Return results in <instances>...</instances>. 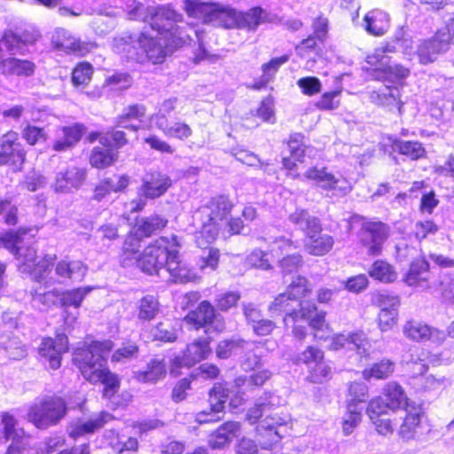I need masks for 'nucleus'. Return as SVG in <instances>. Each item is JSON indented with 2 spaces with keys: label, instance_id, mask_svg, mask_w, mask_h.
Here are the masks:
<instances>
[{
  "label": "nucleus",
  "instance_id": "obj_1",
  "mask_svg": "<svg viewBox=\"0 0 454 454\" xmlns=\"http://www.w3.org/2000/svg\"><path fill=\"white\" fill-rule=\"evenodd\" d=\"M233 206L228 196L217 195L198 208L195 218L200 223V229L195 234V242L199 247H206L216 239Z\"/></svg>",
  "mask_w": 454,
  "mask_h": 454
},
{
  "label": "nucleus",
  "instance_id": "obj_2",
  "mask_svg": "<svg viewBox=\"0 0 454 454\" xmlns=\"http://www.w3.org/2000/svg\"><path fill=\"white\" fill-rule=\"evenodd\" d=\"M181 247V238L176 235L170 238L160 237L145 248L136 259L137 265L142 271L150 275L159 274L160 270H166L172 252Z\"/></svg>",
  "mask_w": 454,
  "mask_h": 454
},
{
  "label": "nucleus",
  "instance_id": "obj_3",
  "mask_svg": "<svg viewBox=\"0 0 454 454\" xmlns=\"http://www.w3.org/2000/svg\"><path fill=\"white\" fill-rule=\"evenodd\" d=\"M184 9L190 17L200 20L203 23L222 26L226 28L239 27L240 24V12L229 6L185 0Z\"/></svg>",
  "mask_w": 454,
  "mask_h": 454
},
{
  "label": "nucleus",
  "instance_id": "obj_4",
  "mask_svg": "<svg viewBox=\"0 0 454 454\" xmlns=\"http://www.w3.org/2000/svg\"><path fill=\"white\" fill-rule=\"evenodd\" d=\"M67 401L59 395H46L28 410L27 419L36 428L48 429L58 425L67 415Z\"/></svg>",
  "mask_w": 454,
  "mask_h": 454
},
{
  "label": "nucleus",
  "instance_id": "obj_5",
  "mask_svg": "<svg viewBox=\"0 0 454 454\" xmlns=\"http://www.w3.org/2000/svg\"><path fill=\"white\" fill-rule=\"evenodd\" d=\"M113 348L114 342L110 340H93L88 347L78 348L74 354L73 361L83 377L90 380L91 376L104 367L106 356Z\"/></svg>",
  "mask_w": 454,
  "mask_h": 454
},
{
  "label": "nucleus",
  "instance_id": "obj_6",
  "mask_svg": "<svg viewBox=\"0 0 454 454\" xmlns=\"http://www.w3.org/2000/svg\"><path fill=\"white\" fill-rule=\"evenodd\" d=\"M25 231H11L0 239V247L8 249L20 262L18 269L23 273H31L37 264L36 250L30 246H24L22 236Z\"/></svg>",
  "mask_w": 454,
  "mask_h": 454
},
{
  "label": "nucleus",
  "instance_id": "obj_7",
  "mask_svg": "<svg viewBox=\"0 0 454 454\" xmlns=\"http://www.w3.org/2000/svg\"><path fill=\"white\" fill-rule=\"evenodd\" d=\"M123 53L127 59L142 62L145 59L153 63L161 62L165 57V51L160 45L153 38L144 34L132 36L128 43Z\"/></svg>",
  "mask_w": 454,
  "mask_h": 454
},
{
  "label": "nucleus",
  "instance_id": "obj_8",
  "mask_svg": "<svg viewBox=\"0 0 454 454\" xmlns=\"http://www.w3.org/2000/svg\"><path fill=\"white\" fill-rule=\"evenodd\" d=\"M286 419L276 414L267 415L256 427V435L262 450H272L278 446L285 433Z\"/></svg>",
  "mask_w": 454,
  "mask_h": 454
},
{
  "label": "nucleus",
  "instance_id": "obj_9",
  "mask_svg": "<svg viewBox=\"0 0 454 454\" xmlns=\"http://www.w3.org/2000/svg\"><path fill=\"white\" fill-rule=\"evenodd\" d=\"M304 176L317 182L318 186L327 192H332V196L344 197L352 190L350 183L341 175L336 176L328 171L325 167H312L307 169Z\"/></svg>",
  "mask_w": 454,
  "mask_h": 454
},
{
  "label": "nucleus",
  "instance_id": "obj_10",
  "mask_svg": "<svg viewBox=\"0 0 454 454\" xmlns=\"http://www.w3.org/2000/svg\"><path fill=\"white\" fill-rule=\"evenodd\" d=\"M389 235L388 227L381 222L365 221L359 231V240L369 255H380Z\"/></svg>",
  "mask_w": 454,
  "mask_h": 454
},
{
  "label": "nucleus",
  "instance_id": "obj_11",
  "mask_svg": "<svg viewBox=\"0 0 454 454\" xmlns=\"http://www.w3.org/2000/svg\"><path fill=\"white\" fill-rule=\"evenodd\" d=\"M51 43L56 50L80 56L86 55L96 47V43L82 41L80 38L74 36L69 30L63 27H57L54 30Z\"/></svg>",
  "mask_w": 454,
  "mask_h": 454
},
{
  "label": "nucleus",
  "instance_id": "obj_12",
  "mask_svg": "<svg viewBox=\"0 0 454 454\" xmlns=\"http://www.w3.org/2000/svg\"><path fill=\"white\" fill-rule=\"evenodd\" d=\"M26 152L19 140L18 133L9 131L0 138V166L20 167L25 161Z\"/></svg>",
  "mask_w": 454,
  "mask_h": 454
},
{
  "label": "nucleus",
  "instance_id": "obj_13",
  "mask_svg": "<svg viewBox=\"0 0 454 454\" xmlns=\"http://www.w3.org/2000/svg\"><path fill=\"white\" fill-rule=\"evenodd\" d=\"M171 185L172 180L167 174L150 170L142 177L138 194L145 199L154 200L165 194Z\"/></svg>",
  "mask_w": 454,
  "mask_h": 454
},
{
  "label": "nucleus",
  "instance_id": "obj_14",
  "mask_svg": "<svg viewBox=\"0 0 454 454\" xmlns=\"http://www.w3.org/2000/svg\"><path fill=\"white\" fill-rule=\"evenodd\" d=\"M68 349V340L65 334H58L55 339L44 338L42 340L38 353L44 363L48 362L49 366L59 369L61 364V356Z\"/></svg>",
  "mask_w": 454,
  "mask_h": 454
},
{
  "label": "nucleus",
  "instance_id": "obj_15",
  "mask_svg": "<svg viewBox=\"0 0 454 454\" xmlns=\"http://www.w3.org/2000/svg\"><path fill=\"white\" fill-rule=\"evenodd\" d=\"M210 353L209 341L207 339H199L189 344L183 356H176L171 363L170 373L177 375V369L185 366L191 367L196 363L207 358Z\"/></svg>",
  "mask_w": 454,
  "mask_h": 454
},
{
  "label": "nucleus",
  "instance_id": "obj_16",
  "mask_svg": "<svg viewBox=\"0 0 454 454\" xmlns=\"http://www.w3.org/2000/svg\"><path fill=\"white\" fill-rule=\"evenodd\" d=\"M403 333L408 339L415 341L431 340L435 343H442L446 338L443 331L416 320L406 322L403 327Z\"/></svg>",
  "mask_w": 454,
  "mask_h": 454
},
{
  "label": "nucleus",
  "instance_id": "obj_17",
  "mask_svg": "<svg viewBox=\"0 0 454 454\" xmlns=\"http://www.w3.org/2000/svg\"><path fill=\"white\" fill-rule=\"evenodd\" d=\"M87 176L86 170L77 167H68L59 170L55 176L53 185L57 192H70L79 189Z\"/></svg>",
  "mask_w": 454,
  "mask_h": 454
},
{
  "label": "nucleus",
  "instance_id": "obj_18",
  "mask_svg": "<svg viewBox=\"0 0 454 454\" xmlns=\"http://www.w3.org/2000/svg\"><path fill=\"white\" fill-rule=\"evenodd\" d=\"M147 12L150 14L152 28L159 33L170 31L174 23L182 20V14L168 6L150 7Z\"/></svg>",
  "mask_w": 454,
  "mask_h": 454
},
{
  "label": "nucleus",
  "instance_id": "obj_19",
  "mask_svg": "<svg viewBox=\"0 0 454 454\" xmlns=\"http://www.w3.org/2000/svg\"><path fill=\"white\" fill-rule=\"evenodd\" d=\"M308 281L301 276L292 279L286 293L280 294L269 306V310H286L290 301H294L309 292Z\"/></svg>",
  "mask_w": 454,
  "mask_h": 454
},
{
  "label": "nucleus",
  "instance_id": "obj_20",
  "mask_svg": "<svg viewBox=\"0 0 454 454\" xmlns=\"http://www.w3.org/2000/svg\"><path fill=\"white\" fill-rule=\"evenodd\" d=\"M370 344L364 332L337 334L332 339L330 348L338 350L346 348L356 350L360 356H367Z\"/></svg>",
  "mask_w": 454,
  "mask_h": 454
},
{
  "label": "nucleus",
  "instance_id": "obj_21",
  "mask_svg": "<svg viewBox=\"0 0 454 454\" xmlns=\"http://www.w3.org/2000/svg\"><path fill=\"white\" fill-rule=\"evenodd\" d=\"M85 132L82 124H73L61 126L56 130V139L52 144V149L56 152H66L71 150L81 140Z\"/></svg>",
  "mask_w": 454,
  "mask_h": 454
},
{
  "label": "nucleus",
  "instance_id": "obj_22",
  "mask_svg": "<svg viewBox=\"0 0 454 454\" xmlns=\"http://www.w3.org/2000/svg\"><path fill=\"white\" fill-rule=\"evenodd\" d=\"M241 433V425L237 421H228L222 424L208 437V444L212 449L221 450L228 447L233 438Z\"/></svg>",
  "mask_w": 454,
  "mask_h": 454
},
{
  "label": "nucleus",
  "instance_id": "obj_23",
  "mask_svg": "<svg viewBox=\"0 0 454 454\" xmlns=\"http://www.w3.org/2000/svg\"><path fill=\"white\" fill-rule=\"evenodd\" d=\"M446 41L438 33L427 40L420 42L417 55L421 64L427 65L436 60L439 54L447 51Z\"/></svg>",
  "mask_w": 454,
  "mask_h": 454
},
{
  "label": "nucleus",
  "instance_id": "obj_24",
  "mask_svg": "<svg viewBox=\"0 0 454 454\" xmlns=\"http://www.w3.org/2000/svg\"><path fill=\"white\" fill-rule=\"evenodd\" d=\"M227 399V390L222 385H215L208 394L210 411L214 414L210 418H206L207 416L211 415V412L203 411L197 415V420L200 423H207L218 420L219 417H216L215 414L223 411Z\"/></svg>",
  "mask_w": 454,
  "mask_h": 454
},
{
  "label": "nucleus",
  "instance_id": "obj_25",
  "mask_svg": "<svg viewBox=\"0 0 454 454\" xmlns=\"http://www.w3.org/2000/svg\"><path fill=\"white\" fill-rule=\"evenodd\" d=\"M322 225L318 230L305 237L304 247L306 251L315 256L326 254L333 247V238L326 233H322Z\"/></svg>",
  "mask_w": 454,
  "mask_h": 454
},
{
  "label": "nucleus",
  "instance_id": "obj_26",
  "mask_svg": "<svg viewBox=\"0 0 454 454\" xmlns=\"http://www.w3.org/2000/svg\"><path fill=\"white\" fill-rule=\"evenodd\" d=\"M167 375V364L163 357L151 359L145 370L134 372V378L140 383L156 384Z\"/></svg>",
  "mask_w": 454,
  "mask_h": 454
},
{
  "label": "nucleus",
  "instance_id": "obj_27",
  "mask_svg": "<svg viewBox=\"0 0 454 454\" xmlns=\"http://www.w3.org/2000/svg\"><path fill=\"white\" fill-rule=\"evenodd\" d=\"M429 278V263L425 259H417L411 263L405 282L410 286L427 289L430 287Z\"/></svg>",
  "mask_w": 454,
  "mask_h": 454
},
{
  "label": "nucleus",
  "instance_id": "obj_28",
  "mask_svg": "<svg viewBox=\"0 0 454 454\" xmlns=\"http://www.w3.org/2000/svg\"><path fill=\"white\" fill-rule=\"evenodd\" d=\"M400 97V90L397 87L386 86L378 91H372L371 100L377 105L387 107L390 112L397 111L401 114L403 103Z\"/></svg>",
  "mask_w": 454,
  "mask_h": 454
},
{
  "label": "nucleus",
  "instance_id": "obj_29",
  "mask_svg": "<svg viewBox=\"0 0 454 454\" xmlns=\"http://www.w3.org/2000/svg\"><path fill=\"white\" fill-rule=\"evenodd\" d=\"M364 29L372 35H383L390 27L389 15L380 10L374 9L366 13L364 18Z\"/></svg>",
  "mask_w": 454,
  "mask_h": 454
},
{
  "label": "nucleus",
  "instance_id": "obj_30",
  "mask_svg": "<svg viewBox=\"0 0 454 454\" xmlns=\"http://www.w3.org/2000/svg\"><path fill=\"white\" fill-rule=\"evenodd\" d=\"M288 220L297 230L302 231L305 237L314 232L316 230H318L319 226L322 225L318 217L301 207H297L292 212L288 215Z\"/></svg>",
  "mask_w": 454,
  "mask_h": 454
},
{
  "label": "nucleus",
  "instance_id": "obj_31",
  "mask_svg": "<svg viewBox=\"0 0 454 454\" xmlns=\"http://www.w3.org/2000/svg\"><path fill=\"white\" fill-rule=\"evenodd\" d=\"M216 318L215 309L207 301H201L196 309L190 311L185 321L193 325L196 329L207 326L214 322Z\"/></svg>",
  "mask_w": 454,
  "mask_h": 454
},
{
  "label": "nucleus",
  "instance_id": "obj_32",
  "mask_svg": "<svg viewBox=\"0 0 454 454\" xmlns=\"http://www.w3.org/2000/svg\"><path fill=\"white\" fill-rule=\"evenodd\" d=\"M35 70V65L27 59L8 58L0 61V71L5 75L31 76Z\"/></svg>",
  "mask_w": 454,
  "mask_h": 454
},
{
  "label": "nucleus",
  "instance_id": "obj_33",
  "mask_svg": "<svg viewBox=\"0 0 454 454\" xmlns=\"http://www.w3.org/2000/svg\"><path fill=\"white\" fill-rule=\"evenodd\" d=\"M112 415L107 412H100L95 418H91L87 421H78L72 425L69 435L73 438L94 433L96 430L101 428L106 422L112 419Z\"/></svg>",
  "mask_w": 454,
  "mask_h": 454
},
{
  "label": "nucleus",
  "instance_id": "obj_34",
  "mask_svg": "<svg viewBox=\"0 0 454 454\" xmlns=\"http://www.w3.org/2000/svg\"><path fill=\"white\" fill-rule=\"evenodd\" d=\"M179 248L172 252V256L167 265L166 271L170 274L172 281L176 283H186L193 279L194 274L182 262Z\"/></svg>",
  "mask_w": 454,
  "mask_h": 454
},
{
  "label": "nucleus",
  "instance_id": "obj_35",
  "mask_svg": "<svg viewBox=\"0 0 454 454\" xmlns=\"http://www.w3.org/2000/svg\"><path fill=\"white\" fill-rule=\"evenodd\" d=\"M87 267L81 261H60L57 263L55 273L61 278L82 281L86 275Z\"/></svg>",
  "mask_w": 454,
  "mask_h": 454
},
{
  "label": "nucleus",
  "instance_id": "obj_36",
  "mask_svg": "<svg viewBox=\"0 0 454 454\" xmlns=\"http://www.w3.org/2000/svg\"><path fill=\"white\" fill-rule=\"evenodd\" d=\"M295 317H300L317 331L323 330L325 325V312L319 311L313 303L302 304L301 309L294 312Z\"/></svg>",
  "mask_w": 454,
  "mask_h": 454
},
{
  "label": "nucleus",
  "instance_id": "obj_37",
  "mask_svg": "<svg viewBox=\"0 0 454 454\" xmlns=\"http://www.w3.org/2000/svg\"><path fill=\"white\" fill-rule=\"evenodd\" d=\"M90 382L100 381L105 385L103 395L106 398H111L120 388V379L107 368H101L94 376L90 377Z\"/></svg>",
  "mask_w": 454,
  "mask_h": 454
},
{
  "label": "nucleus",
  "instance_id": "obj_38",
  "mask_svg": "<svg viewBox=\"0 0 454 454\" xmlns=\"http://www.w3.org/2000/svg\"><path fill=\"white\" fill-rule=\"evenodd\" d=\"M391 146L394 151L405 155L412 160L423 158L426 150L422 144L418 141H404L399 138L391 139Z\"/></svg>",
  "mask_w": 454,
  "mask_h": 454
},
{
  "label": "nucleus",
  "instance_id": "obj_39",
  "mask_svg": "<svg viewBox=\"0 0 454 454\" xmlns=\"http://www.w3.org/2000/svg\"><path fill=\"white\" fill-rule=\"evenodd\" d=\"M383 398L392 411L403 408L407 404V396L403 387L396 382L387 384Z\"/></svg>",
  "mask_w": 454,
  "mask_h": 454
},
{
  "label": "nucleus",
  "instance_id": "obj_40",
  "mask_svg": "<svg viewBox=\"0 0 454 454\" xmlns=\"http://www.w3.org/2000/svg\"><path fill=\"white\" fill-rule=\"evenodd\" d=\"M167 223L168 220L158 215L141 218L137 223V235L149 237L166 227Z\"/></svg>",
  "mask_w": 454,
  "mask_h": 454
},
{
  "label": "nucleus",
  "instance_id": "obj_41",
  "mask_svg": "<svg viewBox=\"0 0 454 454\" xmlns=\"http://www.w3.org/2000/svg\"><path fill=\"white\" fill-rule=\"evenodd\" d=\"M192 35L188 34L187 38L191 42H194L198 44V48L194 51V61L199 63L202 60L208 59L215 61L219 59L218 55L210 54L206 48V37L207 34L203 30L191 29Z\"/></svg>",
  "mask_w": 454,
  "mask_h": 454
},
{
  "label": "nucleus",
  "instance_id": "obj_42",
  "mask_svg": "<svg viewBox=\"0 0 454 454\" xmlns=\"http://www.w3.org/2000/svg\"><path fill=\"white\" fill-rule=\"evenodd\" d=\"M156 127L166 136L181 140L190 137L192 134V130L189 125L182 122L169 124L168 119L163 117H160L159 121L156 122Z\"/></svg>",
  "mask_w": 454,
  "mask_h": 454
},
{
  "label": "nucleus",
  "instance_id": "obj_43",
  "mask_svg": "<svg viewBox=\"0 0 454 454\" xmlns=\"http://www.w3.org/2000/svg\"><path fill=\"white\" fill-rule=\"evenodd\" d=\"M149 337L153 341L174 342L177 338L176 329L169 320L159 322L149 330Z\"/></svg>",
  "mask_w": 454,
  "mask_h": 454
},
{
  "label": "nucleus",
  "instance_id": "obj_44",
  "mask_svg": "<svg viewBox=\"0 0 454 454\" xmlns=\"http://www.w3.org/2000/svg\"><path fill=\"white\" fill-rule=\"evenodd\" d=\"M272 376V372L268 369L257 371L251 374L249 377L238 378L236 380V386L243 387V393L246 391H254L255 388L264 385Z\"/></svg>",
  "mask_w": 454,
  "mask_h": 454
},
{
  "label": "nucleus",
  "instance_id": "obj_45",
  "mask_svg": "<svg viewBox=\"0 0 454 454\" xmlns=\"http://www.w3.org/2000/svg\"><path fill=\"white\" fill-rule=\"evenodd\" d=\"M252 346L251 340L243 339L223 340L218 342L215 354L218 358L226 359L230 357L234 351L241 348L251 349Z\"/></svg>",
  "mask_w": 454,
  "mask_h": 454
},
{
  "label": "nucleus",
  "instance_id": "obj_46",
  "mask_svg": "<svg viewBox=\"0 0 454 454\" xmlns=\"http://www.w3.org/2000/svg\"><path fill=\"white\" fill-rule=\"evenodd\" d=\"M91 290L92 287L85 286L63 292L59 295L58 303L61 307H74L77 309L81 306L82 301Z\"/></svg>",
  "mask_w": 454,
  "mask_h": 454
},
{
  "label": "nucleus",
  "instance_id": "obj_47",
  "mask_svg": "<svg viewBox=\"0 0 454 454\" xmlns=\"http://www.w3.org/2000/svg\"><path fill=\"white\" fill-rule=\"evenodd\" d=\"M369 275L372 278L385 283L393 282L397 277L394 267L382 260H377L372 263L369 270Z\"/></svg>",
  "mask_w": 454,
  "mask_h": 454
},
{
  "label": "nucleus",
  "instance_id": "obj_48",
  "mask_svg": "<svg viewBox=\"0 0 454 454\" xmlns=\"http://www.w3.org/2000/svg\"><path fill=\"white\" fill-rule=\"evenodd\" d=\"M160 313L158 300L153 295H146L139 301L137 319L145 322L151 321Z\"/></svg>",
  "mask_w": 454,
  "mask_h": 454
},
{
  "label": "nucleus",
  "instance_id": "obj_49",
  "mask_svg": "<svg viewBox=\"0 0 454 454\" xmlns=\"http://www.w3.org/2000/svg\"><path fill=\"white\" fill-rule=\"evenodd\" d=\"M116 157V153L113 149L96 146L93 148L90 161V164L98 168H103L111 165Z\"/></svg>",
  "mask_w": 454,
  "mask_h": 454
},
{
  "label": "nucleus",
  "instance_id": "obj_50",
  "mask_svg": "<svg viewBox=\"0 0 454 454\" xmlns=\"http://www.w3.org/2000/svg\"><path fill=\"white\" fill-rule=\"evenodd\" d=\"M394 371L395 364L388 359H383L378 363H375L370 370L364 371L363 374L366 380L371 378L383 380L389 377L394 372Z\"/></svg>",
  "mask_w": 454,
  "mask_h": 454
},
{
  "label": "nucleus",
  "instance_id": "obj_51",
  "mask_svg": "<svg viewBox=\"0 0 454 454\" xmlns=\"http://www.w3.org/2000/svg\"><path fill=\"white\" fill-rule=\"evenodd\" d=\"M253 344L251 349L241 348L245 352L240 365L244 371H253L262 365V356L257 353V349L261 347V342L251 341Z\"/></svg>",
  "mask_w": 454,
  "mask_h": 454
},
{
  "label": "nucleus",
  "instance_id": "obj_52",
  "mask_svg": "<svg viewBox=\"0 0 454 454\" xmlns=\"http://www.w3.org/2000/svg\"><path fill=\"white\" fill-rule=\"evenodd\" d=\"M289 59L288 55H283L278 58H274L268 63H265L262 65V69L263 72V74L262 76V81L255 85L257 89L262 88L266 83H268L274 76L276 72L278 70V68L286 63Z\"/></svg>",
  "mask_w": 454,
  "mask_h": 454
},
{
  "label": "nucleus",
  "instance_id": "obj_53",
  "mask_svg": "<svg viewBox=\"0 0 454 454\" xmlns=\"http://www.w3.org/2000/svg\"><path fill=\"white\" fill-rule=\"evenodd\" d=\"M23 139L30 145L45 142L49 138L48 132L44 128L27 123L21 130Z\"/></svg>",
  "mask_w": 454,
  "mask_h": 454
},
{
  "label": "nucleus",
  "instance_id": "obj_54",
  "mask_svg": "<svg viewBox=\"0 0 454 454\" xmlns=\"http://www.w3.org/2000/svg\"><path fill=\"white\" fill-rule=\"evenodd\" d=\"M93 74V67L89 63H80L73 70L72 83L75 87L87 86Z\"/></svg>",
  "mask_w": 454,
  "mask_h": 454
},
{
  "label": "nucleus",
  "instance_id": "obj_55",
  "mask_svg": "<svg viewBox=\"0 0 454 454\" xmlns=\"http://www.w3.org/2000/svg\"><path fill=\"white\" fill-rule=\"evenodd\" d=\"M421 415L418 412L409 413L403 419V424L400 427L399 434L404 439H411L414 437L420 427Z\"/></svg>",
  "mask_w": 454,
  "mask_h": 454
},
{
  "label": "nucleus",
  "instance_id": "obj_56",
  "mask_svg": "<svg viewBox=\"0 0 454 454\" xmlns=\"http://www.w3.org/2000/svg\"><path fill=\"white\" fill-rule=\"evenodd\" d=\"M323 358V350L313 346H308L305 350L295 355L293 360L296 364H304L311 367L315 363L321 361Z\"/></svg>",
  "mask_w": 454,
  "mask_h": 454
},
{
  "label": "nucleus",
  "instance_id": "obj_57",
  "mask_svg": "<svg viewBox=\"0 0 454 454\" xmlns=\"http://www.w3.org/2000/svg\"><path fill=\"white\" fill-rule=\"evenodd\" d=\"M340 92L341 91L338 90L325 92L315 103V106L322 111H333L337 109L340 105L339 99Z\"/></svg>",
  "mask_w": 454,
  "mask_h": 454
},
{
  "label": "nucleus",
  "instance_id": "obj_58",
  "mask_svg": "<svg viewBox=\"0 0 454 454\" xmlns=\"http://www.w3.org/2000/svg\"><path fill=\"white\" fill-rule=\"evenodd\" d=\"M17 421L15 418L9 414L4 413L2 416L3 433L6 439L12 441H20L23 435V430L16 428Z\"/></svg>",
  "mask_w": 454,
  "mask_h": 454
},
{
  "label": "nucleus",
  "instance_id": "obj_59",
  "mask_svg": "<svg viewBox=\"0 0 454 454\" xmlns=\"http://www.w3.org/2000/svg\"><path fill=\"white\" fill-rule=\"evenodd\" d=\"M390 410L387 403L381 396L372 398L367 406L366 413L370 419H378L380 417L387 416V411Z\"/></svg>",
  "mask_w": 454,
  "mask_h": 454
},
{
  "label": "nucleus",
  "instance_id": "obj_60",
  "mask_svg": "<svg viewBox=\"0 0 454 454\" xmlns=\"http://www.w3.org/2000/svg\"><path fill=\"white\" fill-rule=\"evenodd\" d=\"M348 404L354 403L355 408L358 403H363L368 397V387L364 382H351L348 386Z\"/></svg>",
  "mask_w": 454,
  "mask_h": 454
},
{
  "label": "nucleus",
  "instance_id": "obj_61",
  "mask_svg": "<svg viewBox=\"0 0 454 454\" xmlns=\"http://www.w3.org/2000/svg\"><path fill=\"white\" fill-rule=\"evenodd\" d=\"M210 244L201 247L203 250L200 257L199 266L201 270L209 268L211 270L216 269L219 261V250L213 247H208Z\"/></svg>",
  "mask_w": 454,
  "mask_h": 454
},
{
  "label": "nucleus",
  "instance_id": "obj_62",
  "mask_svg": "<svg viewBox=\"0 0 454 454\" xmlns=\"http://www.w3.org/2000/svg\"><path fill=\"white\" fill-rule=\"evenodd\" d=\"M262 9L259 7L253 8L246 13L240 12V24L239 27H247L248 29H255L257 26L262 21Z\"/></svg>",
  "mask_w": 454,
  "mask_h": 454
},
{
  "label": "nucleus",
  "instance_id": "obj_63",
  "mask_svg": "<svg viewBox=\"0 0 454 454\" xmlns=\"http://www.w3.org/2000/svg\"><path fill=\"white\" fill-rule=\"evenodd\" d=\"M302 264V256L298 253L286 255L279 261V267L284 276L297 271Z\"/></svg>",
  "mask_w": 454,
  "mask_h": 454
},
{
  "label": "nucleus",
  "instance_id": "obj_64",
  "mask_svg": "<svg viewBox=\"0 0 454 454\" xmlns=\"http://www.w3.org/2000/svg\"><path fill=\"white\" fill-rule=\"evenodd\" d=\"M383 74L390 82H400L410 74V70L400 64H387L383 68Z\"/></svg>",
  "mask_w": 454,
  "mask_h": 454
}]
</instances>
